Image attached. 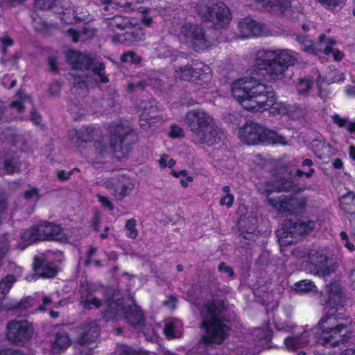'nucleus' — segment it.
<instances>
[{
  "label": "nucleus",
  "instance_id": "nucleus-1",
  "mask_svg": "<svg viewBox=\"0 0 355 355\" xmlns=\"http://www.w3.org/2000/svg\"><path fill=\"white\" fill-rule=\"evenodd\" d=\"M233 98L245 110L263 112L270 109L272 115L288 117V104L275 101L272 89L252 77L234 80L231 85Z\"/></svg>",
  "mask_w": 355,
  "mask_h": 355
},
{
  "label": "nucleus",
  "instance_id": "nucleus-2",
  "mask_svg": "<svg viewBox=\"0 0 355 355\" xmlns=\"http://www.w3.org/2000/svg\"><path fill=\"white\" fill-rule=\"evenodd\" d=\"M350 321L348 319L329 315L322 318L317 326L304 331L299 337H288L284 340L288 350L297 351L314 343L336 346L349 337Z\"/></svg>",
  "mask_w": 355,
  "mask_h": 355
},
{
  "label": "nucleus",
  "instance_id": "nucleus-3",
  "mask_svg": "<svg viewBox=\"0 0 355 355\" xmlns=\"http://www.w3.org/2000/svg\"><path fill=\"white\" fill-rule=\"evenodd\" d=\"M298 59V53L291 49H260L254 53L253 68L257 73L261 72L268 81L275 83L284 79L288 68Z\"/></svg>",
  "mask_w": 355,
  "mask_h": 355
},
{
  "label": "nucleus",
  "instance_id": "nucleus-4",
  "mask_svg": "<svg viewBox=\"0 0 355 355\" xmlns=\"http://www.w3.org/2000/svg\"><path fill=\"white\" fill-rule=\"evenodd\" d=\"M289 178L279 180L275 177L268 182L259 183L257 188L261 193L267 196L268 203L275 211L279 213L295 214L304 209L306 205V200L304 198L297 195L288 196L282 195L275 199L269 197L274 192H280L291 189L294 191V187Z\"/></svg>",
  "mask_w": 355,
  "mask_h": 355
},
{
  "label": "nucleus",
  "instance_id": "nucleus-5",
  "mask_svg": "<svg viewBox=\"0 0 355 355\" xmlns=\"http://www.w3.org/2000/svg\"><path fill=\"white\" fill-rule=\"evenodd\" d=\"M184 123L191 132L194 144L211 146L220 140V130L213 117L202 109L189 110L185 115Z\"/></svg>",
  "mask_w": 355,
  "mask_h": 355
},
{
  "label": "nucleus",
  "instance_id": "nucleus-6",
  "mask_svg": "<svg viewBox=\"0 0 355 355\" xmlns=\"http://www.w3.org/2000/svg\"><path fill=\"white\" fill-rule=\"evenodd\" d=\"M223 305L214 302L203 306L201 327L204 330L202 337L205 343H221L226 338L230 327L223 320Z\"/></svg>",
  "mask_w": 355,
  "mask_h": 355
},
{
  "label": "nucleus",
  "instance_id": "nucleus-7",
  "mask_svg": "<svg viewBox=\"0 0 355 355\" xmlns=\"http://www.w3.org/2000/svg\"><path fill=\"white\" fill-rule=\"evenodd\" d=\"M67 58L72 69L69 75L73 80V84L80 87L88 88L92 86L90 78L83 75L84 70L91 69L96 78L102 83H107L108 78L104 73V65L100 62H93L90 57L76 51L69 50Z\"/></svg>",
  "mask_w": 355,
  "mask_h": 355
},
{
  "label": "nucleus",
  "instance_id": "nucleus-8",
  "mask_svg": "<svg viewBox=\"0 0 355 355\" xmlns=\"http://www.w3.org/2000/svg\"><path fill=\"white\" fill-rule=\"evenodd\" d=\"M110 30L116 33L114 42L130 46L144 39L145 32L137 21H132L121 15H115L107 19Z\"/></svg>",
  "mask_w": 355,
  "mask_h": 355
},
{
  "label": "nucleus",
  "instance_id": "nucleus-9",
  "mask_svg": "<svg viewBox=\"0 0 355 355\" xmlns=\"http://www.w3.org/2000/svg\"><path fill=\"white\" fill-rule=\"evenodd\" d=\"M295 255L303 259L302 263H306V270L315 274L327 276L336 270V263L329 261L324 250L318 248L295 250Z\"/></svg>",
  "mask_w": 355,
  "mask_h": 355
},
{
  "label": "nucleus",
  "instance_id": "nucleus-10",
  "mask_svg": "<svg viewBox=\"0 0 355 355\" xmlns=\"http://www.w3.org/2000/svg\"><path fill=\"white\" fill-rule=\"evenodd\" d=\"M123 304V300L116 297H114L113 300H107L105 317L107 319L117 320L125 314V318L131 325L135 328L139 327L144 322L142 311L133 303L132 306H129L126 310Z\"/></svg>",
  "mask_w": 355,
  "mask_h": 355
},
{
  "label": "nucleus",
  "instance_id": "nucleus-11",
  "mask_svg": "<svg viewBox=\"0 0 355 355\" xmlns=\"http://www.w3.org/2000/svg\"><path fill=\"white\" fill-rule=\"evenodd\" d=\"M178 37L181 42L189 44L198 51L208 49L214 44L213 41L208 37L203 28L196 24H184L180 28Z\"/></svg>",
  "mask_w": 355,
  "mask_h": 355
},
{
  "label": "nucleus",
  "instance_id": "nucleus-12",
  "mask_svg": "<svg viewBox=\"0 0 355 355\" xmlns=\"http://www.w3.org/2000/svg\"><path fill=\"white\" fill-rule=\"evenodd\" d=\"M41 241L37 225L24 230L16 239L13 234H5L0 237V257L5 254L10 246L24 250L36 241Z\"/></svg>",
  "mask_w": 355,
  "mask_h": 355
},
{
  "label": "nucleus",
  "instance_id": "nucleus-13",
  "mask_svg": "<svg viewBox=\"0 0 355 355\" xmlns=\"http://www.w3.org/2000/svg\"><path fill=\"white\" fill-rule=\"evenodd\" d=\"M314 227L311 220H299L297 223L286 222L284 226L277 231V236L280 246H286L293 243L296 236L306 234Z\"/></svg>",
  "mask_w": 355,
  "mask_h": 355
},
{
  "label": "nucleus",
  "instance_id": "nucleus-14",
  "mask_svg": "<svg viewBox=\"0 0 355 355\" xmlns=\"http://www.w3.org/2000/svg\"><path fill=\"white\" fill-rule=\"evenodd\" d=\"M111 144L105 147L101 143L96 144V159H100L111 151L118 152L123 149L122 143L129 134L130 129L128 125H112L110 128Z\"/></svg>",
  "mask_w": 355,
  "mask_h": 355
},
{
  "label": "nucleus",
  "instance_id": "nucleus-15",
  "mask_svg": "<svg viewBox=\"0 0 355 355\" xmlns=\"http://www.w3.org/2000/svg\"><path fill=\"white\" fill-rule=\"evenodd\" d=\"M33 332L31 324L26 320H13L8 323L6 337L16 344H22L30 339Z\"/></svg>",
  "mask_w": 355,
  "mask_h": 355
},
{
  "label": "nucleus",
  "instance_id": "nucleus-16",
  "mask_svg": "<svg viewBox=\"0 0 355 355\" xmlns=\"http://www.w3.org/2000/svg\"><path fill=\"white\" fill-rule=\"evenodd\" d=\"M200 12L205 18L213 21L219 28L227 26L232 19L229 8L223 3H218L212 8L201 6Z\"/></svg>",
  "mask_w": 355,
  "mask_h": 355
},
{
  "label": "nucleus",
  "instance_id": "nucleus-17",
  "mask_svg": "<svg viewBox=\"0 0 355 355\" xmlns=\"http://www.w3.org/2000/svg\"><path fill=\"white\" fill-rule=\"evenodd\" d=\"M76 340L80 347V354H82L86 351L85 355H87L92 349L96 347L95 342L99 336L98 325L94 321L85 323L80 328Z\"/></svg>",
  "mask_w": 355,
  "mask_h": 355
},
{
  "label": "nucleus",
  "instance_id": "nucleus-18",
  "mask_svg": "<svg viewBox=\"0 0 355 355\" xmlns=\"http://www.w3.org/2000/svg\"><path fill=\"white\" fill-rule=\"evenodd\" d=\"M104 184L117 200L121 201L130 195L135 189V182L130 178L121 176L118 178L109 179Z\"/></svg>",
  "mask_w": 355,
  "mask_h": 355
},
{
  "label": "nucleus",
  "instance_id": "nucleus-19",
  "mask_svg": "<svg viewBox=\"0 0 355 355\" xmlns=\"http://www.w3.org/2000/svg\"><path fill=\"white\" fill-rule=\"evenodd\" d=\"M264 127L254 123L247 122L239 130V137L248 145H256L262 143Z\"/></svg>",
  "mask_w": 355,
  "mask_h": 355
},
{
  "label": "nucleus",
  "instance_id": "nucleus-20",
  "mask_svg": "<svg viewBox=\"0 0 355 355\" xmlns=\"http://www.w3.org/2000/svg\"><path fill=\"white\" fill-rule=\"evenodd\" d=\"M238 29L241 37L243 38L264 36L267 33L263 24L250 18H245L241 20L239 23Z\"/></svg>",
  "mask_w": 355,
  "mask_h": 355
},
{
  "label": "nucleus",
  "instance_id": "nucleus-21",
  "mask_svg": "<svg viewBox=\"0 0 355 355\" xmlns=\"http://www.w3.org/2000/svg\"><path fill=\"white\" fill-rule=\"evenodd\" d=\"M41 241L56 240L62 242L67 239L60 225L44 221L37 225Z\"/></svg>",
  "mask_w": 355,
  "mask_h": 355
},
{
  "label": "nucleus",
  "instance_id": "nucleus-22",
  "mask_svg": "<svg viewBox=\"0 0 355 355\" xmlns=\"http://www.w3.org/2000/svg\"><path fill=\"white\" fill-rule=\"evenodd\" d=\"M141 108L140 125L143 128H146L147 125L154 123L155 120L162 116V111L155 101L144 103Z\"/></svg>",
  "mask_w": 355,
  "mask_h": 355
},
{
  "label": "nucleus",
  "instance_id": "nucleus-23",
  "mask_svg": "<svg viewBox=\"0 0 355 355\" xmlns=\"http://www.w3.org/2000/svg\"><path fill=\"white\" fill-rule=\"evenodd\" d=\"M290 5L289 0H254L251 5L254 8L262 9L266 11L279 15L286 12V8Z\"/></svg>",
  "mask_w": 355,
  "mask_h": 355
},
{
  "label": "nucleus",
  "instance_id": "nucleus-24",
  "mask_svg": "<svg viewBox=\"0 0 355 355\" xmlns=\"http://www.w3.org/2000/svg\"><path fill=\"white\" fill-rule=\"evenodd\" d=\"M8 271L12 274L8 275L0 282V301L3 300L9 292L14 282L20 277L22 268L16 266L14 263L8 265Z\"/></svg>",
  "mask_w": 355,
  "mask_h": 355
},
{
  "label": "nucleus",
  "instance_id": "nucleus-25",
  "mask_svg": "<svg viewBox=\"0 0 355 355\" xmlns=\"http://www.w3.org/2000/svg\"><path fill=\"white\" fill-rule=\"evenodd\" d=\"M193 82L195 84L207 87L211 85L212 71L208 65L196 62L193 64Z\"/></svg>",
  "mask_w": 355,
  "mask_h": 355
},
{
  "label": "nucleus",
  "instance_id": "nucleus-26",
  "mask_svg": "<svg viewBox=\"0 0 355 355\" xmlns=\"http://www.w3.org/2000/svg\"><path fill=\"white\" fill-rule=\"evenodd\" d=\"M312 148L315 156L324 162H326V159L334 156L336 153V150L323 140L313 141Z\"/></svg>",
  "mask_w": 355,
  "mask_h": 355
},
{
  "label": "nucleus",
  "instance_id": "nucleus-27",
  "mask_svg": "<svg viewBox=\"0 0 355 355\" xmlns=\"http://www.w3.org/2000/svg\"><path fill=\"white\" fill-rule=\"evenodd\" d=\"M93 128L92 127H83L80 129H71L69 132V137L77 147L83 143L90 141L92 138Z\"/></svg>",
  "mask_w": 355,
  "mask_h": 355
},
{
  "label": "nucleus",
  "instance_id": "nucleus-28",
  "mask_svg": "<svg viewBox=\"0 0 355 355\" xmlns=\"http://www.w3.org/2000/svg\"><path fill=\"white\" fill-rule=\"evenodd\" d=\"M35 271L38 276L51 278L55 276L58 270L54 263L37 259L35 261Z\"/></svg>",
  "mask_w": 355,
  "mask_h": 355
},
{
  "label": "nucleus",
  "instance_id": "nucleus-29",
  "mask_svg": "<svg viewBox=\"0 0 355 355\" xmlns=\"http://www.w3.org/2000/svg\"><path fill=\"white\" fill-rule=\"evenodd\" d=\"M336 44V41L331 38H327L324 35H320L319 37V45L322 48L324 54H332L336 61H340L343 59L344 55L340 50L333 47Z\"/></svg>",
  "mask_w": 355,
  "mask_h": 355
},
{
  "label": "nucleus",
  "instance_id": "nucleus-30",
  "mask_svg": "<svg viewBox=\"0 0 355 355\" xmlns=\"http://www.w3.org/2000/svg\"><path fill=\"white\" fill-rule=\"evenodd\" d=\"M325 293L328 296L327 306L331 307L343 302L342 288L339 283L334 282L327 286Z\"/></svg>",
  "mask_w": 355,
  "mask_h": 355
},
{
  "label": "nucleus",
  "instance_id": "nucleus-31",
  "mask_svg": "<svg viewBox=\"0 0 355 355\" xmlns=\"http://www.w3.org/2000/svg\"><path fill=\"white\" fill-rule=\"evenodd\" d=\"M144 0H101V2L105 6V10L120 8L125 11H129L135 10L136 9L135 4L142 2Z\"/></svg>",
  "mask_w": 355,
  "mask_h": 355
},
{
  "label": "nucleus",
  "instance_id": "nucleus-32",
  "mask_svg": "<svg viewBox=\"0 0 355 355\" xmlns=\"http://www.w3.org/2000/svg\"><path fill=\"white\" fill-rule=\"evenodd\" d=\"M164 334L168 338L180 337L182 334V321L176 318L165 320Z\"/></svg>",
  "mask_w": 355,
  "mask_h": 355
},
{
  "label": "nucleus",
  "instance_id": "nucleus-33",
  "mask_svg": "<svg viewBox=\"0 0 355 355\" xmlns=\"http://www.w3.org/2000/svg\"><path fill=\"white\" fill-rule=\"evenodd\" d=\"M252 336L261 348H267L272 338L271 328L267 324L262 328L253 330Z\"/></svg>",
  "mask_w": 355,
  "mask_h": 355
},
{
  "label": "nucleus",
  "instance_id": "nucleus-34",
  "mask_svg": "<svg viewBox=\"0 0 355 355\" xmlns=\"http://www.w3.org/2000/svg\"><path fill=\"white\" fill-rule=\"evenodd\" d=\"M289 139L278 132L266 128L264 127V133L262 138V144L286 146L288 144Z\"/></svg>",
  "mask_w": 355,
  "mask_h": 355
},
{
  "label": "nucleus",
  "instance_id": "nucleus-35",
  "mask_svg": "<svg viewBox=\"0 0 355 355\" xmlns=\"http://www.w3.org/2000/svg\"><path fill=\"white\" fill-rule=\"evenodd\" d=\"M71 345L69 336L65 332H59L51 343V352L53 354H60Z\"/></svg>",
  "mask_w": 355,
  "mask_h": 355
},
{
  "label": "nucleus",
  "instance_id": "nucleus-36",
  "mask_svg": "<svg viewBox=\"0 0 355 355\" xmlns=\"http://www.w3.org/2000/svg\"><path fill=\"white\" fill-rule=\"evenodd\" d=\"M297 41L301 45V50L310 54H318L322 51V48L317 44V46H314L312 41L306 36H300Z\"/></svg>",
  "mask_w": 355,
  "mask_h": 355
},
{
  "label": "nucleus",
  "instance_id": "nucleus-37",
  "mask_svg": "<svg viewBox=\"0 0 355 355\" xmlns=\"http://www.w3.org/2000/svg\"><path fill=\"white\" fill-rule=\"evenodd\" d=\"M67 33L69 36L71 37L72 41L73 42H77L78 41H85L87 40L94 35V31L85 28L83 32H77L76 31L69 28L67 31Z\"/></svg>",
  "mask_w": 355,
  "mask_h": 355
},
{
  "label": "nucleus",
  "instance_id": "nucleus-38",
  "mask_svg": "<svg viewBox=\"0 0 355 355\" xmlns=\"http://www.w3.org/2000/svg\"><path fill=\"white\" fill-rule=\"evenodd\" d=\"M174 76L175 78L193 82L194 78L193 66L192 67L189 65L180 67L175 70Z\"/></svg>",
  "mask_w": 355,
  "mask_h": 355
},
{
  "label": "nucleus",
  "instance_id": "nucleus-39",
  "mask_svg": "<svg viewBox=\"0 0 355 355\" xmlns=\"http://www.w3.org/2000/svg\"><path fill=\"white\" fill-rule=\"evenodd\" d=\"M55 12H57L60 17V20L64 21L66 24H71L73 21L77 20H85V17L83 16H78L75 14L74 11L71 8H65L61 12H58L57 10H54Z\"/></svg>",
  "mask_w": 355,
  "mask_h": 355
},
{
  "label": "nucleus",
  "instance_id": "nucleus-40",
  "mask_svg": "<svg viewBox=\"0 0 355 355\" xmlns=\"http://www.w3.org/2000/svg\"><path fill=\"white\" fill-rule=\"evenodd\" d=\"M171 173L173 177L180 180V185L183 188H187L189 183L193 180V176L186 170L175 171L172 169Z\"/></svg>",
  "mask_w": 355,
  "mask_h": 355
},
{
  "label": "nucleus",
  "instance_id": "nucleus-41",
  "mask_svg": "<svg viewBox=\"0 0 355 355\" xmlns=\"http://www.w3.org/2000/svg\"><path fill=\"white\" fill-rule=\"evenodd\" d=\"M340 207L345 212L352 209L355 202V195L353 192L349 191L340 198Z\"/></svg>",
  "mask_w": 355,
  "mask_h": 355
},
{
  "label": "nucleus",
  "instance_id": "nucleus-42",
  "mask_svg": "<svg viewBox=\"0 0 355 355\" xmlns=\"http://www.w3.org/2000/svg\"><path fill=\"white\" fill-rule=\"evenodd\" d=\"M223 196L220 198L219 205L225 206L227 208H231L234 202V196L231 193L229 186H224L222 188Z\"/></svg>",
  "mask_w": 355,
  "mask_h": 355
},
{
  "label": "nucleus",
  "instance_id": "nucleus-43",
  "mask_svg": "<svg viewBox=\"0 0 355 355\" xmlns=\"http://www.w3.org/2000/svg\"><path fill=\"white\" fill-rule=\"evenodd\" d=\"M17 98L18 99L12 103V107L19 112H21L26 104L32 105L31 98L21 91L17 93Z\"/></svg>",
  "mask_w": 355,
  "mask_h": 355
},
{
  "label": "nucleus",
  "instance_id": "nucleus-44",
  "mask_svg": "<svg viewBox=\"0 0 355 355\" xmlns=\"http://www.w3.org/2000/svg\"><path fill=\"white\" fill-rule=\"evenodd\" d=\"M293 289L301 293L315 292L316 286L313 282L305 279L295 283Z\"/></svg>",
  "mask_w": 355,
  "mask_h": 355
},
{
  "label": "nucleus",
  "instance_id": "nucleus-45",
  "mask_svg": "<svg viewBox=\"0 0 355 355\" xmlns=\"http://www.w3.org/2000/svg\"><path fill=\"white\" fill-rule=\"evenodd\" d=\"M306 110L296 104L289 105L288 119L298 120L302 119L306 115Z\"/></svg>",
  "mask_w": 355,
  "mask_h": 355
},
{
  "label": "nucleus",
  "instance_id": "nucleus-46",
  "mask_svg": "<svg viewBox=\"0 0 355 355\" xmlns=\"http://www.w3.org/2000/svg\"><path fill=\"white\" fill-rule=\"evenodd\" d=\"M81 303L88 309L98 308L101 306L100 301L92 293L83 294Z\"/></svg>",
  "mask_w": 355,
  "mask_h": 355
},
{
  "label": "nucleus",
  "instance_id": "nucleus-47",
  "mask_svg": "<svg viewBox=\"0 0 355 355\" xmlns=\"http://www.w3.org/2000/svg\"><path fill=\"white\" fill-rule=\"evenodd\" d=\"M117 355H150L148 352L139 350H133L130 347L127 345H120L116 351Z\"/></svg>",
  "mask_w": 355,
  "mask_h": 355
},
{
  "label": "nucleus",
  "instance_id": "nucleus-48",
  "mask_svg": "<svg viewBox=\"0 0 355 355\" xmlns=\"http://www.w3.org/2000/svg\"><path fill=\"white\" fill-rule=\"evenodd\" d=\"M12 218V213L8 209L7 203L4 197L0 194V221L3 222Z\"/></svg>",
  "mask_w": 355,
  "mask_h": 355
},
{
  "label": "nucleus",
  "instance_id": "nucleus-49",
  "mask_svg": "<svg viewBox=\"0 0 355 355\" xmlns=\"http://www.w3.org/2000/svg\"><path fill=\"white\" fill-rule=\"evenodd\" d=\"M137 220L134 218L128 220L125 223L126 236L132 239H135L138 235V231L136 228Z\"/></svg>",
  "mask_w": 355,
  "mask_h": 355
},
{
  "label": "nucleus",
  "instance_id": "nucleus-50",
  "mask_svg": "<svg viewBox=\"0 0 355 355\" xmlns=\"http://www.w3.org/2000/svg\"><path fill=\"white\" fill-rule=\"evenodd\" d=\"M159 166L160 168H172L176 164V161L171 157L168 155L163 154L160 156L159 159L157 160Z\"/></svg>",
  "mask_w": 355,
  "mask_h": 355
},
{
  "label": "nucleus",
  "instance_id": "nucleus-51",
  "mask_svg": "<svg viewBox=\"0 0 355 355\" xmlns=\"http://www.w3.org/2000/svg\"><path fill=\"white\" fill-rule=\"evenodd\" d=\"M158 51V56L168 58L171 57L172 60H175L177 58L182 55L178 52L172 53L171 49L168 46H160Z\"/></svg>",
  "mask_w": 355,
  "mask_h": 355
},
{
  "label": "nucleus",
  "instance_id": "nucleus-52",
  "mask_svg": "<svg viewBox=\"0 0 355 355\" xmlns=\"http://www.w3.org/2000/svg\"><path fill=\"white\" fill-rule=\"evenodd\" d=\"M312 83L307 78H300L297 85V89L300 94L307 93L311 88Z\"/></svg>",
  "mask_w": 355,
  "mask_h": 355
},
{
  "label": "nucleus",
  "instance_id": "nucleus-53",
  "mask_svg": "<svg viewBox=\"0 0 355 355\" xmlns=\"http://www.w3.org/2000/svg\"><path fill=\"white\" fill-rule=\"evenodd\" d=\"M138 14L141 16V23L145 26H149L152 22V17L148 16L150 9L139 7L137 8Z\"/></svg>",
  "mask_w": 355,
  "mask_h": 355
},
{
  "label": "nucleus",
  "instance_id": "nucleus-54",
  "mask_svg": "<svg viewBox=\"0 0 355 355\" xmlns=\"http://www.w3.org/2000/svg\"><path fill=\"white\" fill-rule=\"evenodd\" d=\"M3 168L6 173L11 174L19 171L18 162L16 159L6 161L3 164Z\"/></svg>",
  "mask_w": 355,
  "mask_h": 355
},
{
  "label": "nucleus",
  "instance_id": "nucleus-55",
  "mask_svg": "<svg viewBox=\"0 0 355 355\" xmlns=\"http://www.w3.org/2000/svg\"><path fill=\"white\" fill-rule=\"evenodd\" d=\"M121 61L129 63H139L141 59L139 56H137L133 52L128 51L123 54L121 56Z\"/></svg>",
  "mask_w": 355,
  "mask_h": 355
},
{
  "label": "nucleus",
  "instance_id": "nucleus-56",
  "mask_svg": "<svg viewBox=\"0 0 355 355\" xmlns=\"http://www.w3.org/2000/svg\"><path fill=\"white\" fill-rule=\"evenodd\" d=\"M33 24L35 28L40 31L46 33L49 31V25L40 19H37L33 15H32Z\"/></svg>",
  "mask_w": 355,
  "mask_h": 355
},
{
  "label": "nucleus",
  "instance_id": "nucleus-57",
  "mask_svg": "<svg viewBox=\"0 0 355 355\" xmlns=\"http://www.w3.org/2000/svg\"><path fill=\"white\" fill-rule=\"evenodd\" d=\"M168 135L171 138H180L184 136L182 128L177 125H171Z\"/></svg>",
  "mask_w": 355,
  "mask_h": 355
},
{
  "label": "nucleus",
  "instance_id": "nucleus-58",
  "mask_svg": "<svg viewBox=\"0 0 355 355\" xmlns=\"http://www.w3.org/2000/svg\"><path fill=\"white\" fill-rule=\"evenodd\" d=\"M341 240L344 242L345 247L349 251L353 252L355 250V246L354 244L349 242L348 236L345 232H341L340 233Z\"/></svg>",
  "mask_w": 355,
  "mask_h": 355
},
{
  "label": "nucleus",
  "instance_id": "nucleus-59",
  "mask_svg": "<svg viewBox=\"0 0 355 355\" xmlns=\"http://www.w3.org/2000/svg\"><path fill=\"white\" fill-rule=\"evenodd\" d=\"M24 197L28 200H37L39 198L38 190L36 188H31L24 193Z\"/></svg>",
  "mask_w": 355,
  "mask_h": 355
},
{
  "label": "nucleus",
  "instance_id": "nucleus-60",
  "mask_svg": "<svg viewBox=\"0 0 355 355\" xmlns=\"http://www.w3.org/2000/svg\"><path fill=\"white\" fill-rule=\"evenodd\" d=\"M97 198L98 201L103 207L107 208L110 210L113 209L112 203L110 202L107 197L98 194Z\"/></svg>",
  "mask_w": 355,
  "mask_h": 355
},
{
  "label": "nucleus",
  "instance_id": "nucleus-61",
  "mask_svg": "<svg viewBox=\"0 0 355 355\" xmlns=\"http://www.w3.org/2000/svg\"><path fill=\"white\" fill-rule=\"evenodd\" d=\"M34 302L35 300L33 298L28 297L19 303L18 309L28 311V308L33 306Z\"/></svg>",
  "mask_w": 355,
  "mask_h": 355
},
{
  "label": "nucleus",
  "instance_id": "nucleus-62",
  "mask_svg": "<svg viewBox=\"0 0 355 355\" xmlns=\"http://www.w3.org/2000/svg\"><path fill=\"white\" fill-rule=\"evenodd\" d=\"M331 119L336 124H337L340 128H343L346 126L347 123V120L346 119L341 118L338 114H334L332 115Z\"/></svg>",
  "mask_w": 355,
  "mask_h": 355
},
{
  "label": "nucleus",
  "instance_id": "nucleus-63",
  "mask_svg": "<svg viewBox=\"0 0 355 355\" xmlns=\"http://www.w3.org/2000/svg\"><path fill=\"white\" fill-rule=\"evenodd\" d=\"M12 40L8 37L0 38V48H1L3 53H6V49L8 46L12 45Z\"/></svg>",
  "mask_w": 355,
  "mask_h": 355
},
{
  "label": "nucleus",
  "instance_id": "nucleus-64",
  "mask_svg": "<svg viewBox=\"0 0 355 355\" xmlns=\"http://www.w3.org/2000/svg\"><path fill=\"white\" fill-rule=\"evenodd\" d=\"M218 270L221 272L226 273L229 277L232 276L234 274L232 269L229 266L225 265L224 263L219 264Z\"/></svg>",
  "mask_w": 355,
  "mask_h": 355
}]
</instances>
